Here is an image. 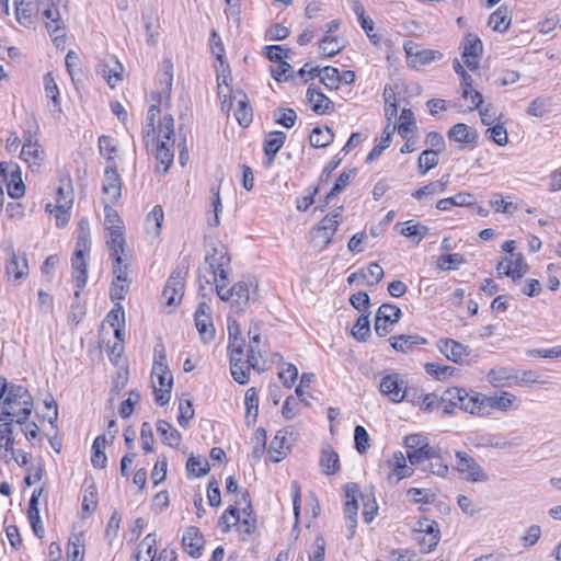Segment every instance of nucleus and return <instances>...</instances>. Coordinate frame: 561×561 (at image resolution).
<instances>
[{
	"label": "nucleus",
	"mask_w": 561,
	"mask_h": 561,
	"mask_svg": "<svg viewBox=\"0 0 561 561\" xmlns=\"http://www.w3.org/2000/svg\"><path fill=\"white\" fill-rule=\"evenodd\" d=\"M173 75L169 68L160 79L159 85L151 92L149 108L142 133L148 149L154 152L156 159L167 172L174 158V119L169 114Z\"/></svg>",
	"instance_id": "obj_1"
},
{
	"label": "nucleus",
	"mask_w": 561,
	"mask_h": 561,
	"mask_svg": "<svg viewBox=\"0 0 561 561\" xmlns=\"http://www.w3.org/2000/svg\"><path fill=\"white\" fill-rule=\"evenodd\" d=\"M107 229L111 230V256L113 257V282L111 297L123 299L130 284L131 253L125 249L124 225L117 211H107Z\"/></svg>",
	"instance_id": "obj_2"
},
{
	"label": "nucleus",
	"mask_w": 561,
	"mask_h": 561,
	"mask_svg": "<svg viewBox=\"0 0 561 561\" xmlns=\"http://www.w3.org/2000/svg\"><path fill=\"white\" fill-rule=\"evenodd\" d=\"M207 261L213 270V277L219 298L230 302L231 307L236 310H243L249 305L251 296H254L257 291V279L249 276L236 283L232 287L227 288L230 259L224 252H216L207 256Z\"/></svg>",
	"instance_id": "obj_3"
},
{
	"label": "nucleus",
	"mask_w": 561,
	"mask_h": 561,
	"mask_svg": "<svg viewBox=\"0 0 561 561\" xmlns=\"http://www.w3.org/2000/svg\"><path fill=\"white\" fill-rule=\"evenodd\" d=\"M18 22L27 27H35L41 19L56 46L66 36V26L60 18L58 7L51 0H14Z\"/></svg>",
	"instance_id": "obj_4"
},
{
	"label": "nucleus",
	"mask_w": 561,
	"mask_h": 561,
	"mask_svg": "<svg viewBox=\"0 0 561 561\" xmlns=\"http://www.w3.org/2000/svg\"><path fill=\"white\" fill-rule=\"evenodd\" d=\"M107 322L114 330L116 342L113 344L111 354L112 362L119 366L117 378L114 380L115 388H124L128 380L127 360L123 357L125 351L126 337V318L125 311L121 305H116L110 313H107Z\"/></svg>",
	"instance_id": "obj_5"
},
{
	"label": "nucleus",
	"mask_w": 561,
	"mask_h": 561,
	"mask_svg": "<svg viewBox=\"0 0 561 561\" xmlns=\"http://www.w3.org/2000/svg\"><path fill=\"white\" fill-rule=\"evenodd\" d=\"M150 383L156 403L159 405L169 403L173 388V375L169 368L163 347L154 350Z\"/></svg>",
	"instance_id": "obj_6"
},
{
	"label": "nucleus",
	"mask_w": 561,
	"mask_h": 561,
	"mask_svg": "<svg viewBox=\"0 0 561 561\" xmlns=\"http://www.w3.org/2000/svg\"><path fill=\"white\" fill-rule=\"evenodd\" d=\"M482 392L462 387H450L446 389L440 398L445 404L444 411L451 413L459 409L474 417H481Z\"/></svg>",
	"instance_id": "obj_7"
},
{
	"label": "nucleus",
	"mask_w": 561,
	"mask_h": 561,
	"mask_svg": "<svg viewBox=\"0 0 561 561\" xmlns=\"http://www.w3.org/2000/svg\"><path fill=\"white\" fill-rule=\"evenodd\" d=\"M481 400V417L495 414L507 415L522 408V399L508 390L482 393Z\"/></svg>",
	"instance_id": "obj_8"
},
{
	"label": "nucleus",
	"mask_w": 561,
	"mask_h": 561,
	"mask_svg": "<svg viewBox=\"0 0 561 561\" xmlns=\"http://www.w3.org/2000/svg\"><path fill=\"white\" fill-rule=\"evenodd\" d=\"M90 247L89 221L87 219H81L79 222L76 249L71 259L73 278L76 279L78 288H83L87 284V255H89Z\"/></svg>",
	"instance_id": "obj_9"
},
{
	"label": "nucleus",
	"mask_w": 561,
	"mask_h": 561,
	"mask_svg": "<svg viewBox=\"0 0 561 561\" xmlns=\"http://www.w3.org/2000/svg\"><path fill=\"white\" fill-rule=\"evenodd\" d=\"M454 470L459 479L470 483H485L490 476L486 470L468 453L457 450L455 453Z\"/></svg>",
	"instance_id": "obj_10"
},
{
	"label": "nucleus",
	"mask_w": 561,
	"mask_h": 561,
	"mask_svg": "<svg viewBox=\"0 0 561 561\" xmlns=\"http://www.w3.org/2000/svg\"><path fill=\"white\" fill-rule=\"evenodd\" d=\"M33 404V397L26 387L8 382L5 377L0 376V407L11 411Z\"/></svg>",
	"instance_id": "obj_11"
},
{
	"label": "nucleus",
	"mask_w": 561,
	"mask_h": 561,
	"mask_svg": "<svg viewBox=\"0 0 561 561\" xmlns=\"http://www.w3.org/2000/svg\"><path fill=\"white\" fill-rule=\"evenodd\" d=\"M453 68L460 78L461 100L465 102L467 110L472 112L479 108L483 104V96L473 87V79L471 75L465 70L463 65L459 59L454 60Z\"/></svg>",
	"instance_id": "obj_12"
},
{
	"label": "nucleus",
	"mask_w": 561,
	"mask_h": 561,
	"mask_svg": "<svg viewBox=\"0 0 561 561\" xmlns=\"http://www.w3.org/2000/svg\"><path fill=\"white\" fill-rule=\"evenodd\" d=\"M415 540L424 553L433 551L439 542L440 529L438 524L430 518H420L413 526Z\"/></svg>",
	"instance_id": "obj_13"
},
{
	"label": "nucleus",
	"mask_w": 561,
	"mask_h": 561,
	"mask_svg": "<svg viewBox=\"0 0 561 561\" xmlns=\"http://www.w3.org/2000/svg\"><path fill=\"white\" fill-rule=\"evenodd\" d=\"M379 390L391 402L400 403L407 397L408 380L398 373L385 374L380 379Z\"/></svg>",
	"instance_id": "obj_14"
},
{
	"label": "nucleus",
	"mask_w": 561,
	"mask_h": 561,
	"mask_svg": "<svg viewBox=\"0 0 561 561\" xmlns=\"http://www.w3.org/2000/svg\"><path fill=\"white\" fill-rule=\"evenodd\" d=\"M388 470L387 482L391 485L398 484L401 480L411 477L414 472L413 466L402 451H394L385 462Z\"/></svg>",
	"instance_id": "obj_15"
},
{
	"label": "nucleus",
	"mask_w": 561,
	"mask_h": 561,
	"mask_svg": "<svg viewBox=\"0 0 561 561\" xmlns=\"http://www.w3.org/2000/svg\"><path fill=\"white\" fill-rule=\"evenodd\" d=\"M403 49L407 55V64L415 69L440 60L443 57L438 50L422 49L417 43L412 41L404 43Z\"/></svg>",
	"instance_id": "obj_16"
},
{
	"label": "nucleus",
	"mask_w": 561,
	"mask_h": 561,
	"mask_svg": "<svg viewBox=\"0 0 561 561\" xmlns=\"http://www.w3.org/2000/svg\"><path fill=\"white\" fill-rule=\"evenodd\" d=\"M124 159L117 154H107V199L112 203L118 202L122 196V179L119 170L123 169Z\"/></svg>",
	"instance_id": "obj_17"
},
{
	"label": "nucleus",
	"mask_w": 561,
	"mask_h": 561,
	"mask_svg": "<svg viewBox=\"0 0 561 561\" xmlns=\"http://www.w3.org/2000/svg\"><path fill=\"white\" fill-rule=\"evenodd\" d=\"M345 503H344V518L348 529L347 538L351 539L355 535L357 526V512H358V486L354 483H348L344 488Z\"/></svg>",
	"instance_id": "obj_18"
},
{
	"label": "nucleus",
	"mask_w": 561,
	"mask_h": 561,
	"mask_svg": "<svg viewBox=\"0 0 561 561\" xmlns=\"http://www.w3.org/2000/svg\"><path fill=\"white\" fill-rule=\"evenodd\" d=\"M436 346L448 360L458 365L469 363L468 358L471 355L469 346L453 339H440L436 342Z\"/></svg>",
	"instance_id": "obj_19"
},
{
	"label": "nucleus",
	"mask_w": 561,
	"mask_h": 561,
	"mask_svg": "<svg viewBox=\"0 0 561 561\" xmlns=\"http://www.w3.org/2000/svg\"><path fill=\"white\" fill-rule=\"evenodd\" d=\"M229 357L233 379L240 385L248 383L253 365L250 363V358L245 356L244 348H232V351H229Z\"/></svg>",
	"instance_id": "obj_20"
},
{
	"label": "nucleus",
	"mask_w": 561,
	"mask_h": 561,
	"mask_svg": "<svg viewBox=\"0 0 561 561\" xmlns=\"http://www.w3.org/2000/svg\"><path fill=\"white\" fill-rule=\"evenodd\" d=\"M500 277L506 276L512 279L522 278L528 271V265L522 253L505 255L496 266Z\"/></svg>",
	"instance_id": "obj_21"
},
{
	"label": "nucleus",
	"mask_w": 561,
	"mask_h": 561,
	"mask_svg": "<svg viewBox=\"0 0 561 561\" xmlns=\"http://www.w3.org/2000/svg\"><path fill=\"white\" fill-rule=\"evenodd\" d=\"M0 174L7 181L8 194L12 198L18 199L24 195L25 185L22 181L19 165L0 162Z\"/></svg>",
	"instance_id": "obj_22"
},
{
	"label": "nucleus",
	"mask_w": 561,
	"mask_h": 561,
	"mask_svg": "<svg viewBox=\"0 0 561 561\" xmlns=\"http://www.w3.org/2000/svg\"><path fill=\"white\" fill-rule=\"evenodd\" d=\"M231 107L234 108V117L241 126H248L252 121V108L249 105V101L247 95L237 91L232 93L229 101L227 100L226 107L224 110L230 111Z\"/></svg>",
	"instance_id": "obj_23"
},
{
	"label": "nucleus",
	"mask_w": 561,
	"mask_h": 561,
	"mask_svg": "<svg viewBox=\"0 0 561 561\" xmlns=\"http://www.w3.org/2000/svg\"><path fill=\"white\" fill-rule=\"evenodd\" d=\"M195 325L204 342H209L214 339L215 327L213 323L210 307L206 302L199 304L195 311Z\"/></svg>",
	"instance_id": "obj_24"
},
{
	"label": "nucleus",
	"mask_w": 561,
	"mask_h": 561,
	"mask_svg": "<svg viewBox=\"0 0 561 561\" xmlns=\"http://www.w3.org/2000/svg\"><path fill=\"white\" fill-rule=\"evenodd\" d=\"M184 278L180 274H172L162 291L163 302L169 308L180 305L184 294Z\"/></svg>",
	"instance_id": "obj_25"
},
{
	"label": "nucleus",
	"mask_w": 561,
	"mask_h": 561,
	"mask_svg": "<svg viewBox=\"0 0 561 561\" xmlns=\"http://www.w3.org/2000/svg\"><path fill=\"white\" fill-rule=\"evenodd\" d=\"M482 54V43L476 35H467L462 44V62L471 71L479 66L480 56Z\"/></svg>",
	"instance_id": "obj_26"
},
{
	"label": "nucleus",
	"mask_w": 561,
	"mask_h": 561,
	"mask_svg": "<svg viewBox=\"0 0 561 561\" xmlns=\"http://www.w3.org/2000/svg\"><path fill=\"white\" fill-rule=\"evenodd\" d=\"M182 545L187 554L198 558L202 556L205 539L197 527L190 526L183 533Z\"/></svg>",
	"instance_id": "obj_27"
},
{
	"label": "nucleus",
	"mask_w": 561,
	"mask_h": 561,
	"mask_svg": "<svg viewBox=\"0 0 561 561\" xmlns=\"http://www.w3.org/2000/svg\"><path fill=\"white\" fill-rule=\"evenodd\" d=\"M448 138L450 140H454L462 146H470L474 147L478 142V131L463 123L455 124L449 130H448Z\"/></svg>",
	"instance_id": "obj_28"
},
{
	"label": "nucleus",
	"mask_w": 561,
	"mask_h": 561,
	"mask_svg": "<svg viewBox=\"0 0 561 561\" xmlns=\"http://www.w3.org/2000/svg\"><path fill=\"white\" fill-rule=\"evenodd\" d=\"M319 466L325 476H335L341 470L339 453L330 445L323 446L320 453Z\"/></svg>",
	"instance_id": "obj_29"
},
{
	"label": "nucleus",
	"mask_w": 561,
	"mask_h": 561,
	"mask_svg": "<svg viewBox=\"0 0 561 561\" xmlns=\"http://www.w3.org/2000/svg\"><path fill=\"white\" fill-rule=\"evenodd\" d=\"M447 184L448 178L446 176V179L443 178L442 180L427 183L426 185L413 191L411 195L422 204L428 203L435 195L444 193L447 188Z\"/></svg>",
	"instance_id": "obj_30"
},
{
	"label": "nucleus",
	"mask_w": 561,
	"mask_h": 561,
	"mask_svg": "<svg viewBox=\"0 0 561 561\" xmlns=\"http://www.w3.org/2000/svg\"><path fill=\"white\" fill-rule=\"evenodd\" d=\"M250 343L245 356L250 358L253 369H256L265 352V343L262 341L260 330L255 325L249 330Z\"/></svg>",
	"instance_id": "obj_31"
},
{
	"label": "nucleus",
	"mask_w": 561,
	"mask_h": 561,
	"mask_svg": "<svg viewBox=\"0 0 561 561\" xmlns=\"http://www.w3.org/2000/svg\"><path fill=\"white\" fill-rule=\"evenodd\" d=\"M164 221V211L160 205L153 206L148 213L145 220V231L148 238L157 240L161 234Z\"/></svg>",
	"instance_id": "obj_32"
},
{
	"label": "nucleus",
	"mask_w": 561,
	"mask_h": 561,
	"mask_svg": "<svg viewBox=\"0 0 561 561\" xmlns=\"http://www.w3.org/2000/svg\"><path fill=\"white\" fill-rule=\"evenodd\" d=\"M488 381L494 388H502L515 385L517 382V374L507 367H496L488 373Z\"/></svg>",
	"instance_id": "obj_33"
},
{
	"label": "nucleus",
	"mask_w": 561,
	"mask_h": 561,
	"mask_svg": "<svg viewBox=\"0 0 561 561\" xmlns=\"http://www.w3.org/2000/svg\"><path fill=\"white\" fill-rule=\"evenodd\" d=\"M83 486L82 518H87L95 511L99 503V497L93 479L85 478Z\"/></svg>",
	"instance_id": "obj_34"
},
{
	"label": "nucleus",
	"mask_w": 561,
	"mask_h": 561,
	"mask_svg": "<svg viewBox=\"0 0 561 561\" xmlns=\"http://www.w3.org/2000/svg\"><path fill=\"white\" fill-rule=\"evenodd\" d=\"M288 450L289 445L287 444V433L284 431L277 432L267 450L270 459L273 462H279L286 457Z\"/></svg>",
	"instance_id": "obj_35"
},
{
	"label": "nucleus",
	"mask_w": 561,
	"mask_h": 561,
	"mask_svg": "<svg viewBox=\"0 0 561 561\" xmlns=\"http://www.w3.org/2000/svg\"><path fill=\"white\" fill-rule=\"evenodd\" d=\"M45 94L51 100V113L55 118L59 119L61 115V103L59 98V90L55 79L50 72L44 76Z\"/></svg>",
	"instance_id": "obj_36"
},
{
	"label": "nucleus",
	"mask_w": 561,
	"mask_h": 561,
	"mask_svg": "<svg viewBox=\"0 0 561 561\" xmlns=\"http://www.w3.org/2000/svg\"><path fill=\"white\" fill-rule=\"evenodd\" d=\"M512 15L507 5H501L489 18V26L499 33H504L511 25Z\"/></svg>",
	"instance_id": "obj_37"
},
{
	"label": "nucleus",
	"mask_w": 561,
	"mask_h": 561,
	"mask_svg": "<svg viewBox=\"0 0 561 561\" xmlns=\"http://www.w3.org/2000/svg\"><path fill=\"white\" fill-rule=\"evenodd\" d=\"M24 138L25 142L21 150V158L30 164L39 165L41 161L44 159V151L41 149L37 141L32 142L31 134H28L27 137L24 136Z\"/></svg>",
	"instance_id": "obj_38"
},
{
	"label": "nucleus",
	"mask_w": 561,
	"mask_h": 561,
	"mask_svg": "<svg viewBox=\"0 0 561 561\" xmlns=\"http://www.w3.org/2000/svg\"><path fill=\"white\" fill-rule=\"evenodd\" d=\"M243 502L244 506L238 507L240 510V520L238 524V530L241 534L251 535L255 530L256 519L253 516L251 504L247 500L245 494L243 495Z\"/></svg>",
	"instance_id": "obj_39"
},
{
	"label": "nucleus",
	"mask_w": 561,
	"mask_h": 561,
	"mask_svg": "<svg viewBox=\"0 0 561 561\" xmlns=\"http://www.w3.org/2000/svg\"><path fill=\"white\" fill-rule=\"evenodd\" d=\"M157 554V539L154 535H147L138 545L135 554L136 561H154Z\"/></svg>",
	"instance_id": "obj_40"
},
{
	"label": "nucleus",
	"mask_w": 561,
	"mask_h": 561,
	"mask_svg": "<svg viewBox=\"0 0 561 561\" xmlns=\"http://www.w3.org/2000/svg\"><path fill=\"white\" fill-rule=\"evenodd\" d=\"M345 46L344 39L337 35H325L319 43V54L322 57H333Z\"/></svg>",
	"instance_id": "obj_41"
},
{
	"label": "nucleus",
	"mask_w": 561,
	"mask_h": 561,
	"mask_svg": "<svg viewBox=\"0 0 561 561\" xmlns=\"http://www.w3.org/2000/svg\"><path fill=\"white\" fill-rule=\"evenodd\" d=\"M157 432L164 444L171 447H178L181 444L182 436L180 432L169 422L163 420L158 421Z\"/></svg>",
	"instance_id": "obj_42"
},
{
	"label": "nucleus",
	"mask_w": 561,
	"mask_h": 561,
	"mask_svg": "<svg viewBox=\"0 0 561 561\" xmlns=\"http://www.w3.org/2000/svg\"><path fill=\"white\" fill-rule=\"evenodd\" d=\"M399 233L419 243L428 233V228L424 225L408 220L402 225H397Z\"/></svg>",
	"instance_id": "obj_43"
},
{
	"label": "nucleus",
	"mask_w": 561,
	"mask_h": 561,
	"mask_svg": "<svg viewBox=\"0 0 561 561\" xmlns=\"http://www.w3.org/2000/svg\"><path fill=\"white\" fill-rule=\"evenodd\" d=\"M286 140V134L283 131H271L264 139V152L268 157L271 163Z\"/></svg>",
	"instance_id": "obj_44"
},
{
	"label": "nucleus",
	"mask_w": 561,
	"mask_h": 561,
	"mask_svg": "<svg viewBox=\"0 0 561 561\" xmlns=\"http://www.w3.org/2000/svg\"><path fill=\"white\" fill-rule=\"evenodd\" d=\"M245 422L253 425L259 415V392L255 388H249L244 396Z\"/></svg>",
	"instance_id": "obj_45"
},
{
	"label": "nucleus",
	"mask_w": 561,
	"mask_h": 561,
	"mask_svg": "<svg viewBox=\"0 0 561 561\" xmlns=\"http://www.w3.org/2000/svg\"><path fill=\"white\" fill-rule=\"evenodd\" d=\"M7 275L14 277V279H21L28 273V264L26 257L19 256L12 252L10 260L5 266Z\"/></svg>",
	"instance_id": "obj_46"
},
{
	"label": "nucleus",
	"mask_w": 561,
	"mask_h": 561,
	"mask_svg": "<svg viewBox=\"0 0 561 561\" xmlns=\"http://www.w3.org/2000/svg\"><path fill=\"white\" fill-rule=\"evenodd\" d=\"M394 126L402 138H407L409 135H415L417 126L413 112L409 108H403L399 116V123Z\"/></svg>",
	"instance_id": "obj_47"
},
{
	"label": "nucleus",
	"mask_w": 561,
	"mask_h": 561,
	"mask_svg": "<svg viewBox=\"0 0 561 561\" xmlns=\"http://www.w3.org/2000/svg\"><path fill=\"white\" fill-rule=\"evenodd\" d=\"M217 71V81H218V95L222 99V108L226 107L227 98L229 96V80H230V69L227 62H221V65H216Z\"/></svg>",
	"instance_id": "obj_48"
},
{
	"label": "nucleus",
	"mask_w": 561,
	"mask_h": 561,
	"mask_svg": "<svg viewBox=\"0 0 561 561\" xmlns=\"http://www.w3.org/2000/svg\"><path fill=\"white\" fill-rule=\"evenodd\" d=\"M307 100L312 111L318 114L327 113L332 104L330 99L327 98L322 92L311 88L307 90Z\"/></svg>",
	"instance_id": "obj_49"
},
{
	"label": "nucleus",
	"mask_w": 561,
	"mask_h": 561,
	"mask_svg": "<svg viewBox=\"0 0 561 561\" xmlns=\"http://www.w3.org/2000/svg\"><path fill=\"white\" fill-rule=\"evenodd\" d=\"M394 131H396L394 125L387 124L385 126L381 137H380V140L378 141V144H376L374 146V148L369 152V154L367 157V161H373V160L377 159L383 152V150H386L390 146L392 135Z\"/></svg>",
	"instance_id": "obj_50"
},
{
	"label": "nucleus",
	"mask_w": 561,
	"mask_h": 561,
	"mask_svg": "<svg viewBox=\"0 0 561 561\" xmlns=\"http://www.w3.org/2000/svg\"><path fill=\"white\" fill-rule=\"evenodd\" d=\"M436 450L437 454L427 459L428 463L425 467V470L435 476L444 478L449 472V466L442 455V449L439 447H436Z\"/></svg>",
	"instance_id": "obj_51"
},
{
	"label": "nucleus",
	"mask_w": 561,
	"mask_h": 561,
	"mask_svg": "<svg viewBox=\"0 0 561 561\" xmlns=\"http://www.w3.org/2000/svg\"><path fill=\"white\" fill-rule=\"evenodd\" d=\"M465 263H466V260L462 254L453 253V254L440 255L436 260L435 266H436V268H438L440 271H454V270L459 268Z\"/></svg>",
	"instance_id": "obj_52"
},
{
	"label": "nucleus",
	"mask_w": 561,
	"mask_h": 561,
	"mask_svg": "<svg viewBox=\"0 0 561 561\" xmlns=\"http://www.w3.org/2000/svg\"><path fill=\"white\" fill-rule=\"evenodd\" d=\"M426 374L439 381H446L454 377L455 368L447 365H439L437 363H426L424 365Z\"/></svg>",
	"instance_id": "obj_53"
},
{
	"label": "nucleus",
	"mask_w": 561,
	"mask_h": 561,
	"mask_svg": "<svg viewBox=\"0 0 561 561\" xmlns=\"http://www.w3.org/2000/svg\"><path fill=\"white\" fill-rule=\"evenodd\" d=\"M362 286H374L383 277V270L377 263H370L366 268L360 270Z\"/></svg>",
	"instance_id": "obj_54"
},
{
	"label": "nucleus",
	"mask_w": 561,
	"mask_h": 561,
	"mask_svg": "<svg viewBox=\"0 0 561 561\" xmlns=\"http://www.w3.org/2000/svg\"><path fill=\"white\" fill-rule=\"evenodd\" d=\"M440 151L434 149L424 150L419 157L417 169L420 174L424 175L438 164V154Z\"/></svg>",
	"instance_id": "obj_55"
},
{
	"label": "nucleus",
	"mask_w": 561,
	"mask_h": 561,
	"mask_svg": "<svg viewBox=\"0 0 561 561\" xmlns=\"http://www.w3.org/2000/svg\"><path fill=\"white\" fill-rule=\"evenodd\" d=\"M425 340L417 335H399L391 337V345L398 352H409L414 345L424 344Z\"/></svg>",
	"instance_id": "obj_56"
},
{
	"label": "nucleus",
	"mask_w": 561,
	"mask_h": 561,
	"mask_svg": "<svg viewBox=\"0 0 561 561\" xmlns=\"http://www.w3.org/2000/svg\"><path fill=\"white\" fill-rule=\"evenodd\" d=\"M333 137V131L329 127H316L309 139L312 147L322 148L330 145Z\"/></svg>",
	"instance_id": "obj_57"
},
{
	"label": "nucleus",
	"mask_w": 561,
	"mask_h": 561,
	"mask_svg": "<svg viewBox=\"0 0 561 561\" xmlns=\"http://www.w3.org/2000/svg\"><path fill=\"white\" fill-rule=\"evenodd\" d=\"M304 404L301 403V399L296 398L294 396H289L286 398L283 407H282V416L286 421L294 420L298 415H300Z\"/></svg>",
	"instance_id": "obj_58"
},
{
	"label": "nucleus",
	"mask_w": 561,
	"mask_h": 561,
	"mask_svg": "<svg viewBox=\"0 0 561 561\" xmlns=\"http://www.w3.org/2000/svg\"><path fill=\"white\" fill-rule=\"evenodd\" d=\"M105 434H100L92 445L91 462L95 468H105Z\"/></svg>",
	"instance_id": "obj_59"
},
{
	"label": "nucleus",
	"mask_w": 561,
	"mask_h": 561,
	"mask_svg": "<svg viewBox=\"0 0 561 561\" xmlns=\"http://www.w3.org/2000/svg\"><path fill=\"white\" fill-rule=\"evenodd\" d=\"M478 446L485 448L507 449L513 446V443L500 434H486L481 437Z\"/></svg>",
	"instance_id": "obj_60"
},
{
	"label": "nucleus",
	"mask_w": 561,
	"mask_h": 561,
	"mask_svg": "<svg viewBox=\"0 0 561 561\" xmlns=\"http://www.w3.org/2000/svg\"><path fill=\"white\" fill-rule=\"evenodd\" d=\"M107 84L112 88L124 79V67L115 57L107 59Z\"/></svg>",
	"instance_id": "obj_61"
},
{
	"label": "nucleus",
	"mask_w": 561,
	"mask_h": 561,
	"mask_svg": "<svg viewBox=\"0 0 561 561\" xmlns=\"http://www.w3.org/2000/svg\"><path fill=\"white\" fill-rule=\"evenodd\" d=\"M437 446H432L430 443L426 444V447H420V449H414L407 454L408 460L412 466L420 465L427 460L430 457H433L437 454Z\"/></svg>",
	"instance_id": "obj_62"
},
{
	"label": "nucleus",
	"mask_w": 561,
	"mask_h": 561,
	"mask_svg": "<svg viewBox=\"0 0 561 561\" xmlns=\"http://www.w3.org/2000/svg\"><path fill=\"white\" fill-rule=\"evenodd\" d=\"M486 133L489 134V138L497 146L504 147L508 144L507 129L502 121L491 125Z\"/></svg>",
	"instance_id": "obj_63"
},
{
	"label": "nucleus",
	"mask_w": 561,
	"mask_h": 561,
	"mask_svg": "<svg viewBox=\"0 0 561 561\" xmlns=\"http://www.w3.org/2000/svg\"><path fill=\"white\" fill-rule=\"evenodd\" d=\"M186 469L190 474L202 477L209 471V463L204 457L191 456L187 460Z\"/></svg>",
	"instance_id": "obj_64"
}]
</instances>
